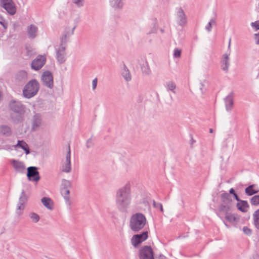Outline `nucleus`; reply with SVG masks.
Here are the masks:
<instances>
[{
	"label": "nucleus",
	"mask_w": 259,
	"mask_h": 259,
	"mask_svg": "<svg viewBox=\"0 0 259 259\" xmlns=\"http://www.w3.org/2000/svg\"><path fill=\"white\" fill-rule=\"evenodd\" d=\"M70 155H71V150H70V147L69 144L68 145V150L67 154L66 155L65 157V162H68V163H70Z\"/></svg>",
	"instance_id": "4c0bfd02"
},
{
	"label": "nucleus",
	"mask_w": 259,
	"mask_h": 259,
	"mask_svg": "<svg viewBox=\"0 0 259 259\" xmlns=\"http://www.w3.org/2000/svg\"><path fill=\"white\" fill-rule=\"evenodd\" d=\"M37 32L38 28L36 26L31 24L27 27V32L30 39L35 38L37 36Z\"/></svg>",
	"instance_id": "aec40b11"
},
{
	"label": "nucleus",
	"mask_w": 259,
	"mask_h": 259,
	"mask_svg": "<svg viewBox=\"0 0 259 259\" xmlns=\"http://www.w3.org/2000/svg\"><path fill=\"white\" fill-rule=\"evenodd\" d=\"M176 88V84L172 81H169L166 83V89L167 91H171L175 93V89Z\"/></svg>",
	"instance_id": "72a5a7b5"
},
{
	"label": "nucleus",
	"mask_w": 259,
	"mask_h": 259,
	"mask_svg": "<svg viewBox=\"0 0 259 259\" xmlns=\"http://www.w3.org/2000/svg\"><path fill=\"white\" fill-rule=\"evenodd\" d=\"M158 206H159V208H160V209L161 211H163V207H162V204H161V203H158Z\"/></svg>",
	"instance_id": "5fc2aeb1"
},
{
	"label": "nucleus",
	"mask_w": 259,
	"mask_h": 259,
	"mask_svg": "<svg viewBox=\"0 0 259 259\" xmlns=\"http://www.w3.org/2000/svg\"><path fill=\"white\" fill-rule=\"evenodd\" d=\"M9 107L11 110L18 114L15 118L12 116L14 121L17 123L22 121L23 115L25 112V106L19 101L12 100L9 103Z\"/></svg>",
	"instance_id": "7ed1b4c3"
},
{
	"label": "nucleus",
	"mask_w": 259,
	"mask_h": 259,
	"mask_svg": "<svg viewBox=\"0 0 259 259\" xmlns=\"http://www.w3.org/2000/svg\"><path fill=\"white\" fill-rule=\"evenodd\" d=\"M0 24H1L5 29H6L8 27V24L5 22V20L2 17H0Z\"/></svg>",
	"instance_id": "c03bdc74"
},
{
	"label": "nucleus",
	"mask_w": 259,
	"mask_h": 259,
	"mask_svg": "<svg viewBox=\"0 0 259 259\" xmlns=\"http://www.w3.org/2000/svg\"><path fill=\"white\" fill-rule=\"evenodd\" d=\"M222 213H224L225 214V219L230 223H234L236 220V217H235L234 214H231L230 213V211H228L227 212H224Z\"/></svg>",
	"instance_id": "c756f323"
},
{
	"label": "nucleus",
	"mask_w": 259,
	"mask_h": 259,
	"mask_svg": "<svg viewBox=\"0 0 259 259\" xmlns=\"http://www.w3.org/2000/svg\"><path fill=\"white\" fill-rule=\"evenodd\" d=\"M12 164L16 171L19 172H24L25 171V167L22 162L14 160Z\"/></svg>",
	"instance_id": "5701e85b"
},
{
	"label": "nucleus",
	"mask_w": 259,
	"mask_h": 259,
	"mask_svg": "<svg viewBox=\"0 0 259 259\" xmlns=\"http://www.w3.org/2000/svg\"><path fill=\"white\" fill-rule=\"evenodd\" d=\"M41 80L44 85L50 89L53 88V76L51 71L48 70L44 71L41 75Z\"/></svg>",
	"instance_id": "0eeeda50"
},
{
	"label": "nucleus",
	"mask_w": 259,
	"mask_h": 259,
	"mask_svg": "<svg viewBox=\"0 0 259 259\" xmlns=\"http://www.w3.org/2000/svg\"><path fill=\"white\" fill-rule=\"evenodd\" d=\"M158 259H166V258L164 255L160 254L158 257Z\"/></svg>",
	"instance_id": "4d7b16f0"
},
{
	"label": "nucleus",
	"mask_w": 259,
	"mask_h": 259,
	"mask_svg": "<svg viewBox=\"0 0 259 259\" xmlns=\"http://www.w3.org/2000/svg\"><path fill=\"white\" fill-rule=\"evenodd\" d=\"M160 31L162 32V33H163L164 32V30L163 29H160Z\"/></svg>",
	"instance_id": "e2e57ef3"
},
{
	"label": "nucleus",
	"mask_w": 259,
	"mask_h": 259,
	"mask_svg": "<svg viewBox=\"0 0 259 259\" xmlns=\"http://www.w3.org/2000/svg\"><path fill=\"white\" fill-rule=\"evenodd\" d=\"M148 237V232L145 231L142 233L133 235L131 239L132 245L136 247Z\"/></svg>",
	"instance_id": "9b49d317"
},
{
	"label": "nucleus",
	"mask_w": 259,
	"mask_h": 259,
	"mask_svg": "<svg viewBox=\"0 0 259 259\" xmlns=\"http://www.w3.org/2000/svg\"><path fill=\"white\" fill-rule=\"evenodd\" d=\"M258 77H259V69H258V74H257V78H258Z\"/></svg>",
	"instance_id": "0e129e2a"
},
{
	"label": "nucleus",
	"mask_w": 259,
	"mask_h": 259,
	"mask_svg": "<svg viewBox=\"0 0 259 259\" xmlns=\"http://www.w3.org/2000/svg\"><path fill=\"white\" fill-rule=\"evenodd\" d=\"M157 25L156 23L155 22L153 24V26L152 28L149 32H148L147 33V34H150L151 33H155L157 32Z\"/></svg>",
	"instance_id": "a19ab883"
},
{
	"label": "nucleus",
	"mask_w": 259,
	"mask_h": 259,
	"mask_svg": "<svg viewBox=\"0 0 259 259\" xmlns=\"http://www.w3.org/2000/svg\"><path fill=\"white\" fill-rule=\"evenodd\" d=\"M181 50L179 49H175L174 50V57L177 58L181 57Z\"/></svg>",
	"instance_id": "ea45409f"
},
{
	"label": "nucleus",
	"mask_w": 259,
	"mask_h": 259,
	"mask_svg": "<svg viewBox=\"0 0 259 259\" xmlns=\"http://www.w3.org/2000/svg\"><path fill=\"white\" fill-rule=\"evenodd\" d=\"M243 231L244 234L248 236L250 235L252 233L251 230L245 226L243 228Z\"/></svg>",
	"instance_id": "37998d69"
},
{
	"label": "nucleus",
	"mask_w": 259,
	"mask_h": 259,
	"mask_svg": "<svg viewBox=\"0 0 259 259\" xmlns=\"http://www.w3.org/2000/svg\"><path fill=\"white\" fill-rule=\"evenodd\" d=\"M231 38H230L229 41V44H228V48H230V45H231Z\"/></svg>",
	"instance_id": "bf43d9fd"
},
{
	"label": "nucleus",
	"mask_w": 259,
	"mask_h": 259,
	"mask_svg": "<svg viewBox=\"0 0 259 259\" xmlns=\"http://www.w3.org/2000/svg\"><path fill=\"white\" fill-rule=\"evenodd\" d=\"M254 39L256 45H259V32L254 34Z\"/></svg>",
	"instance_id": "09e8293b"
},
{
	"label": "nucleus",
	"mask_w": 259,
	"mask_h": 259,
	"mask_svg": "<svg viewBox=\"0 0 259 259\" xmlns=\"http://www.w3.org/2000/svg\"><path fill=\"white\" fill-rule=\"evenodd\" d=\"M131 199L130 185L127 183L116 192V204L118 209L120 211H125L130 204Z\"/></svg>",
	"instance_id": "f257e3e1"
},
{
	"label": "nucleus",
	"mask_w": 259,
	"mask_h": 259,
	"mask_svg": "<svg viewBox=\"0 0 259 259\" xmlns=\"http://www.w3.org/2000/svg\"><path fill=\"white\" fill-rule=\"evenodd\" d=\"M41 123V117L39 114H35L31 120V131H36Z\"/></svg>",
	"instance_id": "dca6fc26"
},
{
	"label": "nucleus",
	"mask_w": 259,
	"mask_h": 259,
	"mask_svg": "<svg viewBox=\"0 0 259 259\" xmlns=\"http://www.w3.org/2000/svg\"><path fill=\"white\" fill-rule=\"evenodd\" d=\"M216 21L215 18H212L210 19V21L208 23L207 25L206 26L205 28L208 32H210L212 29V25H215Z\"/></svg>",
	"instance_id": "f704fd0d"
},
{
	"label": "nucleus",
	"mask_w": 259,
	"mask_h": 259,
	"mask_svg": "<svg viewBox=\"0 0 259 259\" xmlns=\"http://www.w3.org/2000/svg\"><path fill=\"white\" fill-rule=\"evenodd\" d=\"M251 205L254 206L259 205V195H255L250 199Z\"/></svg>",
	"instance_id": "c9c22d12"
},
{
	"label": "nucleus",
	"mask_w": 259,
	"mask_h": 259,
	"mask_svg": "<svg viewBox=\"0 0 259 259\" xmlns=\"http://www.w3.org/2000/svg\"><path fill=\"white\" fill-rule=\"evenodd\" d=\"M39 83L36 79H33L28 82L23 90V95L27 99H30L35 96L39 90Z\"/></svg>",
	"instance_id": "20e7f679"
},
{
	"label": "nucleus",
	"mask_w": 259,
	"mask_h": 259,
	"mask_svg": "<svg viewBox=\"0 0 259 259\" xmlns=\"http://www.w3.org/2000/svg\"><path fill=\"white\" fill-rule=\"evenodd\" d=\"M234 198L238 202H239L240 201H242V200H240L239 198V197L238 196V195H237L236 193H234Z\"/></svg>",
	"instance_id": "603ef678"
},
{
	"label": "nucleus",
	"mask_w": 259,
	"mask_h": 259,
	"mask_svg": "<svg viewBox=\"0 0 259 259\" xmlns=\"http://www.w3.org/2000/svg\"><path fill=\"white\" fill-rule=\"evenodd\" d=\"M46 58L44 55H38L34 60H32L31 64L32 69L38 71L45 64Z\"/></svg>",
	"instance_id": "9d476101"
},
{
	"label": "nucleus",
	"mask_w": 259,
	"mask_h": 259,
	"mask_svg": "<svg viewBox=\"0 0 259 259\" xmlns=\"http://www.w3.org/2000/svg\"><path fill=\"white\" fill-rule=\"evenodd\" d=\"M141 70L143 73L146 75H149L151 71L147 61L141 66Z\"/></svg>",
	"instance_id": "7c9ffc66"
},
{
	"label": "nucleus",
	"mask_w": 259,
	"mask_h": 259,
	"mask_svg": "<svg viewBox=\"0 0 259 259\" xmlns=\"http://www.w3.org/2000/svg\"><path fill=\"white\" fill-rule=\"evenodd\" d=\"M29 195L25 193L24 190H22L19 198V202L17 204L16 208V213L20 215L23 213V210L25 209V205L28 201Z\"/></svg>",
	"instance_id": "423d86ee"
},
{
	"label": "nucleus",
	"mask_w": 259,
	"mask_h": 259,
	"mask_svg": "<svg viewBox=\"0 0 259 259\" xmlns=\"http://www.w3.org/2000/svg\"><path fill=\"white\" fill-rule=\"evenodd\" d=\"M154 252L150 246L145 245L139 250L140 259H154Z\"/></svg>",
	"instance_id": "6e6552de"
},
{
	"label": "nucleus",
	"mask_w": 259,
	"mask_h": 259,
	"mask_svg": "<svg viewBox=\"0 0 259 259\" xmlns=\"http://www.w3.org/2000/svg\"><path fill=\"white\" fill-rule=\"evenodd\" d=\"M195 142V141L193 138H192L191 139V144H193Z\"/></svg>",
	"instance_id": "052dcab7"
},
{
	"label": "nucleus",
	"mask_w": 259,
	"mask_h": 259,
	"mask_svg": "<svg viewBox=\"0 0 259 259\" xmlns=\"http://www.w3.org/2000/svg\"><path fill=\"white\" fill-rule=\"evenodd\" d=\"M84 0H73L72 2L75 4L78 7H82L84 5Z\"/></svg>",
	"instance_id": "58836bf2"
},
{
	"label": "nucleus",
	"mask_w": 259,
	"mask_h": 259,
	"mask_svg": "<svg viewBox=\"0 0 259 259\" xmlns=\"http://www.w3.org/2000/svg\"><path fill=\"white\" fill-rule=\"evenodd\" d=\"M29 217L31 219L32 222L34 223H37L40 220V217L36 213L31 212L29 214Z\"/></svg>",
	"instance_id": "2f4dec72"
},
{
	"label": "nucleus",
	"mask_w": 259,
	"mask_h": 259,
	"mask_svg": "<svg viewBox=\"0 0 259 259\" xmlns=\"http://www.w3.org/2000/svg\"><path fill=\"white\" fill-rule=\"evenodd\" d=\"M121 75L127 82L132 80V75L125 64H123V69L121 71Z\"/></svg>",
	"instance_id": "4be33fe9"
},
{
	"label": "nucleus",
	"mask_w": 259,
	"mask_h": 259,
	"mask_svg": "<svg viewBox=\"0 0 259 259\" xmlns=\"http://www.w3.org/2000/svg\"><path fill=\"white\" fill-rule=\"evenodd\" d=\"M234 93L231 92L228 96L225 98V106L227 111H230L234 104Z\"/></svg>",
	"instance_id": "a211bd4d"
},
{
	"label": "nucleus",
	"mask_w": 259,
	"mask_h": 259,
	"mask_svg": "<svg viewBox=\"0 0 259 259\" xmlns=\"http://www.w3.org/2000/svg\"><path fill=\"white\" fill-rule=\"evenodd\" d=\"M225 225L226 226H228V225H227L226 223H224Z\"/></svg>",
	"instance_id": "69168bd1"
},
{
	"label": "nucleus",
	"mask_w": 259,
	"mask_h": 259,
	"mask_svg": "<svg viewBox=\"0 0 259 259\" xmlns=\"http://www.w3.org/2000/svg\"><path fill=\"white\" fill-rule=\"evenodd\" d=\"M221 204L219 210L220 213L230 211L232 206V199L230 194L227 193H223L221 195Z\"/></svg>",
	"instance_id": "39448f33"
},
{
	"label": "nucleus",
	"mask_w": 259,
	"mask_h": 259,
	"mask_svg": "<svg viewBox=\"0 0 259 259\" xmlns=\"http://www.w3.org/2000/svg\"><path fill=\"white\" fill-rule=\"evenodd\" d=\"M71 187V183L70 181L66 180L63 179L61 183V188L69 189Z\"/></svg>",
	"instance_id": "473e14b6"
},
{
	"label": "nucleus",
	"mask_w": 259,
	"mask_h": 259,
	"mask_svg": "<svg viewBox=\"0 0 259 259\" xmlns=\"http://www.w3.org/2000/svg\"><path fill=\"white\" fill-rule=\"evenodd\" d=\"M201 86H202V87H203V84H201Z\"/></svg>",
	"instance_id": "338daca9"
},
{
	"label": "nucleus",
	"mask_w": 259,
	"mask_h": 259,
	"mask_svg": "<svg viewBox=\"0 0 259 259\" xmlns=\"http://www.w3.org/2000/svg\"><path fill=\"white\" fill-rule=\"evenodd\" d=\"M0 5L11 15L16 13V7L13 0H0Z\"/></svg>",
	"instance_id": "1a4fd4ad"
},
{
	"label": "nucleus",
	"mask_w": 259,
	"mask_h": 259,
	"mask_svg": "<svg viewBox=\"0 0 259 259\" xmlns=\"http://www.w3.org/2000/svg\"><path fill=\"white\" fill-rule=\"evenodd\" d=\"M15 148L20 147L25 151L26 154L30 153V149L28 144L23 140H18Z\"/></svg>",
	"instance_id": "b1692460"
},
{
	"label": "nucleus",
	"mask_w": 259,
	"mask_h": 259,
	"mask_svg": "<svg viewBox=\"0 0 259 259\" xmlns=\"http://www.w3.org/2000/svg\"><path fill=\"white\" fill-rule=\"evenodd\" d=\"M153 206L155 208H159L158 203H156L155 200H153Z\"/></svg>",
	"instance_id": "864d4df0"
},
{
	"label": "nucleus",
	"mask_w": 259,
	"mask_h": 259,
	"mask_svg": "<svg viewBox=\"0 0 259 259\" xmlns=\"http://www.w3.org/2000/svg\"><path fill=\"white\" fill-rule=\"evenodd\" d=\"M70 170H71L70 163L69 162V163H68V162H65L64 164L62 166V171L66 172H68L70 171Z\"/></svg>",
	"instance_id": "e433bc0d"
},
{
	"label": "nucleus",
	"mask_w": 259,
	"mask_h": 259,
	"mask_svg": "<svg viewBox=\"0 0 259 259\" xmlns=\"http://www.w3.org/2000/svg\"><path fill=\"white\" fill-rule=\"evenodd\" d=\"M23 187L24 189L23 190H24L25 191V193H27V192H29V190L31 189V185L28 183H24Z\"/></svg>",
	"instance_id": "49530a36"
},
{
	"label": "nucleus",
	"mask_w": 259,
	"mask_h": 259,
	"mask_svg": "<svg viewBox=\"0 0 259 259\" xmlns=\"http://www.w3.org/2000/svg\"><path fill=\"white\" fill-rule=\"evenodd\" d=\"M253 224L255 227L259 230V220L256 221V222H253Z\"/></svg>",
	"instance_id": "3c124183"
},
{
	"label": "nucleus",
	"mask_w": 259,
	"mask_h": 259,
	"mask_svg": "<svg viewBox=\"0 0 259 259\" xmlns=\"http://www.w3.org/2000/svg\"><path fill=\"white\" fill-rule=\"evenodd\" d=\"M0 133L6 137H9L12 134V131L10 126L3 125L0 126Z\"/></svg>",
	"instance_id": "bb28decb"
},
{
	"label": "nucleus",
	"mask_w": 259,
	"mask_h": 259,
	"mask_svg": "<svg viewBox=\"0 0 259 259\" xmlns=\"http://www.w3.org/2000/svg\"><path fill=\"white\" fill-rule=\"evenodd\" d=\"M229 193L230 194H233L234 195V193H236L235 192V190H234V189L233 188H231L230 191H229Z\"/></svg>",
	"instance_id": "6e6d98bb"
},
{
	"label": "nucleus",
	"mask_w": 259,
	"mask_h": 259,
	"mask_svg": "<svg viewBox=\"0 0 259 259\" xmlns=\"http://www.w3.org/2000/svg\"><path fill=\"white\" fill-rule=\"evenodd\" d=\"M125 0H109V4L111 7L115 9H121L124 5Z\"/></svg>",
	"instance_id": "412c9836"
},
{
	"label": "nucleus",
	"mask_w": 259,
	"mask_h": 259,
	"mask_svg": "<svg viewBox=\"0 0 259 259\" xmlns=\"http://www.w3.org/2000/svg\"><path fill=\"white\" fill-rule=\"evenodd\" d=\"M93 146V143L92 142V137L89 139L86 143V146L87 148H91Z\"/></svg>",
	"instance_id": "de8ad7c7"
},
{
	"label": "nucleus",
	"mask_w": 259,
	"mask_h": 259,
	"mask_svg": "<svg viewBox=\"0 0 259 259\" xmlns=\"http://www.w3.org/2000/svg\"><path fill=\"white\" fill-rule=\"evenodd\" d=\"M177 19L178 24L181 26H184L187 22V17L185 13L181 7L177 8Z\"/></svg>",
	"instance_id": "2eb2a0df"
},
{
	"label": "nucleus",
	"mask_w": 259,
	"mask_h": 259,
	"mask_svg": "<svg viewBox=\"0 0 259 259\" xmlns=\"http://www.w3.org/2000/svg\"><path fill=\"white\" fill-rule=\"evenodd\" d=\"M27 177V178H40L37 167L35 166L28 167Z\"/></svg>",
	"instance_id": "6ab92c4d"
},
{
	"label": "nucleus",
	"mask_w": 259,
	"mask_h": 259,
	"mask_svg": "<svg viewBox=\"0 0 259 259\" xmlns=\"http://www.w3.org/2000/svg\"><path fill=\"white\" fill-rule=\"evenodd\" d=\"M66 47L59 46L58 48L56 49V59L60 64L64 63L66 60Z\"/></svg>",
	"instance_id": "4468645a"
},
{
	"label": "nucleus",
	"mask_w": 259,
	"mask_h": 259,
	"mask_svg": "<svg viewBox=\"0 0 259 259\" xmlns=\"http://www.w3.org/2000/svg\"><path fill=\"white\" fill-rule=\"evenodd\" d=\"M237 207L240 211L245 212L247 211V208L249 207V205L247 201L242 200L237 203Z\"/></svg>",
	"instance_id": "a878e982"
},
{
	"label": "nucleus",
	"mask_w": 259,
	"mask_h": 259,
	"mask_svg": "<svg viewBox=\"0 0 259 259\" xmlns=\"http://www.w3.org/2000/svg\"><path fill=\"white\" fill-rule=\"evenodd\" d=\"M41 201L43 205L49 209H53V202L51 198L44 197L41 199Z\"/></svg>",
	"instance_id": "cd10ccee"
},
{
	"label": "nucleus",
	"mask_w": 259,
	"mask_h": 259,
	"mask_svg": "<svg viewBox=\"0 0 259 259\" xmlns=\"http://www.w3.org/2000/svg\"><path fill=\"white\" fill-rule=\"evenodd\" d=\"M253 222L259 220V209L255 211L253 214Z\"/></svg>",
	"instance_id": "79ce46f5"
},
{
	"label": "nucleus",
	"mask_w": 259,
	"mask_h": 259,
	"mask_svg": "<svg viewBox=\"0 0 259 259\" xmlns=\"http://www.w3.org/2000/svg\"><path fill=\"white\" fill-rule=\"evenodd\" d=\"M250 25L253 28H254L255 30H259V21L251 22Z\"/></svg>",
	"instance_id": "a18cd8bd"
},
{
	"label": "nucleus",
	"mask_w": 259,
	"mask_h": 259,
	"mask_svg": "<svg viewBox=\"0 0 259 259\" xmlns=\"http://www.w3.org/2000/svg\"><path fill=\"white\" fill-rule=\"evenodd\" d=\"M28 180L29 181H35L36 184L37 183L38 181L39 180V179H28Z\"/></svg>",
	"instance_id": "13d9d810"
},
{
	"label": "nucleus",
	"mask_w": 259,
	"mask_h": 259,
	"mask_svg": "<svg viewBox=\"0 0 259 259\" xmlns=\"http://www.w3.org/2000/svg\"><path fill=\"white\" fill-rule=\"evenodd\" d=\"M76 27V26H74L71 31L69 27L65 28L64 34L62 37H60L59 46L67 47V43L68 41L69 37L74 34V31Z\"/></svg>",
	"instance_id": "f8f14e48"
},
{
	"label": "nucleus",
	"mask_w": 259,
	"mask_h": 259,
	"mask_svg": "<svg viewBox=\"0 0 259 259\" xmlns=\"http://www.w3.org/2000/svg\"><path fill=\"white\" fill-rule=\"evenodd\" d=\"M229 54H224L221 58L220 64L221 67L223 71L227 72L230 66Z\"/></svg>",
	"instance_id": "f3484780"
},
{
	"label": "nucleus",
	"mask_w": 259,
	"mask_h": 259,
	"mask_svg": "<svg viewBox=\"0 0 259 259\" xmlns=\"http://www.w3.org/2000/svg\"><path fill=\"white\" fill-rule=\"evenodd\" d=\"M147 223L146 217L142 213L137 212L132 215L130 221V228L134 232L142 230Z\"/></svg>",
	"instance_id": "f03ea898"
},
{
	"label": "nucleus",
	"mask_w": 259,
	"mask_h": 259,
	"mask_svg": "<svg viewBox=\"0 0 259 259\" xmlns=\"http://www.w3.org/2000/svg\"><path fill=\"white\" fill-rule=\"evenodd\" d=\"M254 185H251L245 188V192L247 195L251 196L258 193V191L254 189Z\"/></svg>",
	"instance_id": "c85d7f7f"
},
{
	"label": "nucleus",
	"mask_w": 259,
	"mask_h": 259,
	"mask_svg": "<svg viewBox=\"0 0 259 259\" xmlns=\"http://www.w3.org/2000/svg\"><path fill=\"white\" fill-rule=\"evenodd\" d=\"M60 193H61V195L63 196V197H64V199L65 200L66 203L68 205H70L71 201L70 200L69 189L61 188H60Z\"/></svg>",
	"instance_id": "393cba45"
},
{
	"label": "nucleus",
	"mask_w": 259,
	"mask_h": 259,
	"mask_svg": "<svg viewBox=\"0 0 259 259\" xmlns=\"http://www.w3.org/2000/svg\"><path fill=\"white\" fill-rule=\"evenodd\" d=\"M97 85V78H96L94 79H93V80L92 81V86H93V90H95L96 88Z\"/></svg>",
	"instance_id": "8fccbe9b"
},
{
	"label": "nucleus",
	"mask_w": 259,
	"mask_h": 259,
	"mask_svg": "<svg viewBox=\"0 0 259 259\" xmlns=\"http://www.w3.org/2000/svg\"><path fill=\"white\" fill-rule=\"evenodd\" d=\"M28 73L25 70H19L15 74V82L19 84H24L27 80Z\"/></svg>",
	"instance_id": "ddd939ff"
},
{
	"label": "nucleus",
	"mask_w": 259,
	"mask_h": 259,
	"mask_svg": "<svg viewBox=\"0 0 259 259\" xmlns=\"http://www.w3.org/2000/svg\"><path fill=\"white\" fill-rule=\"evenodd\" d=\"M209 133H213V130L212 128H210L209 129Z\"/></svg>",
	"instance_id": "680f3d73"
}]
</instances>
